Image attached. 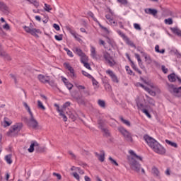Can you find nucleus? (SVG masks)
Listing matches in <instances>:
<instances>
[{"label":"nucleus","mask_w":181,"mask_h":181,"mask_svg":"<svg viewBox=\"0 0 181 181\" xmlns=\"http://www.w3.org/2000/svg\"><path fill=\"white\" fill-rule=\"evenodd\" d=\"M129 153H130L132 156L127 157V160L131 169L134 170V172H136V173H139L141 170V173L145 174V170L144 168H141V164H139V163L137 161H142V157L136 155V153H135V152L132 150H129Z\"/></svg>","instance_id":"1"},{"label":"nucleus","mask_w":181,"mask_h":181,"mask_svg":"<svg viewBox=\"0 0 181 181\" xmlns=\"http://www.w3.org/2000/svg\"><path fill=\"white\" fill-rule=\"evenodd\" d=\"M144 139L156 153H158V155H165L166 153V149L159 142L155 140V139L149 136V135L145 134Z\"/></svg>","instance_id":"2"},{"label":"nucleus","mask_w":181,"mask_h":181,"mask_svg":"<svg viewBox=\"0 0 181 181\" xmlns=\"http://www.w3.org/2000/svg\"><path fill=\"white\" fill-rule=\"evenodd\" d=\"M23 104L30 116V120L28 123V127H31L33 129H36V128L39 127V122H37V120L35 119V117H33V113L32 112V110H30V107H29L28 103H26V102H23Z\"/></svg>","instance_id":"3"},{"label":"nucleus","mask_w":181,"mask_h":181,"mask_svg":"<svg viewBox=\"0 0 181 181\" xmlns=\"http://www.w3.org/2000/svg\"><path fill=\"white\" fill-rule=\"evenodd\" d=\"M22 127H23L22 123H16L13 125L7 132L8 136H18V134H19L21 129H22Z\"/></svg>","instance_id":"4"},{"label":"nucleus","mask_w":181,"mask_h":181,"mask_svg":"<svg viewBox=\"0 0 181 181\" xmlns=\"http://www.w3.org/2000/svg\"><path fill=\"white\" fill-rule=\"evenodd\" d=\"M119 132H120V134H122V135H123L125 141H127V142H131V144H132V142H134V139L132 138V134H131V132H128V130H127L125 128H124V127H119L117 128Z\"/></svg>","instance_id":"5"},{"label":"nucleus","mask_w":181,"mask_h":181,"mask_svg":"<svg viewBox=\"0 0 181 181\" xmlns=\"http://www.w3.org/2000/svg\"><path fill=\"white\" fill-rule=\"evenodd\" d=\"M30 25L32 27H28L26 25L23 26L24 30L27 33H30V35H32V36H35V37H39V35L37 33H42L39 29L33 28V25L30 23Z\"/></svg>","instance_id":"6"},{"label":"nucleus","mask_w":181,"mask_h":181,"mask_svg":"<svg viewBox=\"0 0 181 181\" xmlns=\"http://www.w3.org/2000/svg\"><path fill=\"white\" fill-rule=\"evenodd\" d=\"M71 97L76 100V102L80 105H84V104H86V99L83 97V95H80L77 90L71 93Z\"/></svg>","instance_id":"7"},{"label":"nucleus","mask_w":181,"mask_h":181,"mask_svg":"<svg viewBox=\"0 0 181 181\" xmlns=\"http://www.w3.org/2000/svg\"><path fill=\"white\" fill-rule=\"evenodd\" d=\"M103 58L105 59V62L108 63L110 67H114L117 62L114 60V58L111 56V54L108 52H103Z\"/></svg>","instance_id":"8"},{"label":"nucleus","mask_w":181,"mask_h":181,"mask_svg":"<svg viewBox=\"0 0 181 181\" xmlns=\"http://www.w3.org/2000/svg\"><path fill=\"white\" fill-rule=\"evenodd\" d=\"M168 91L175 97H177L178 98L181 97V90L179 89V87H175L173 84L168 86Z\"/></svg>","instance_id":"9"},{"label":"nucleus","mask_w":181,"mask_h":181,"mask_svg":"<svg viewBox=\"0 0 181 181\" xmlns=\"http://www.w3.org/2000/svg\"><path fill=\"white\" fill-rule=\"evenodd\" d=\"M117 33L118 35H119V36H121V37H122V39L126 42V43L129 45V46L134 47V49H136V46L135 45V44H134V42L131 41L127 35H125V34H124V33H122L121 30H117Z\"/></svg>","instance_id":"10"},{"label":"nucleus","mask_w":181,"mask_h":181,"mask_svg":"<svg viewBox=\"0 0 181 181\" xmlns=\"http://www.w3.org/2000/svg\"><path fill=\"white\" fill-rule=\"evenodd\" d=\"M64 66L65 67V69H66L67 70H69V71L70 72V77H71L74 80L75 78H77V75L76 74V73L74 72V69H73V67H71V66L70 65V64L69 63H64Z\"/></svg>","instance_id":"11"},{"label":"nucleus","mask_w":181,"mask_h":181,"mask_svg":"<svg viewBox=\"0 0 181 181\" xmlns=\"http://www.w3.org/2000/svg\"><path fill=\"white\" fill-rule=\"evenodd\" d=\"M106 74H108V76L110 77L113 83H119V81L118 80V77L114 71H112L111 69H108L106 71Z\"/></svg>","instance_id":"12"},{"label":"nucleus","mask_w":181,"mask_h":181,"mask_svg":"<svg viewBox=\"0 0 181 181\" xmlns=\"http://www.w3.org/2000/svg\"><path fill=\"white\" fill-rule=\"evenodd\" d=\"M88 15L93 19L94 22H96V23H98V25L100 26V28H101V29H103V30H105V32H108V29L107 28L103 26V25H101L100 21H98V20H97V18L94 17V13L93 12L89 11L88 13Z\"/></svg>","instance_id":"13"},{"label":"nucleus","mask_w":181,"mask_h":181,"mask_svg":"<svg viewBox=\"0 0 181 181\" xmlns=\"http://www.w3.org/2000/svg\"><path fill=\"white\" fill-rule=\"evenodd\" d=\"M100 153L101 154H99L98 153L95 152V156H97L100 162H104V160H105V151H104L103 150H101Z\"/></svg>","instance_id":"14"},{"label":"nucleus","mask_w":181,"mask_h":181,"mask_svg":"<svg viewBox=\"0 0 181 181\" xmlns=\"http://www.w3.org/2000/svg\"><path fill=\"white\" fill-rule=\"evenodd\" d=\"M90 56L92 59H94L95 60H98V54H97V51L93 45L90 46Z\"/></svg>","instance_id":"15"},{"label":"nucleus","mask_w":181,"mask_h":181,"mask_svg":"<svg viewBox=\"0 0 181 181\" xmlns=\"http://www.w3.org/2000/svg\"><path fill=\"white\" fill-rule=\"evenodd\" d=\"M38 80H40V81L41 83H43L44 84H46V83H48V84H50V82L49 81V76H45L44 75L40 74L37 76Z\"/></svg>","instance_id":"16"},{"label":"nucleus","mask_w":181,"mask_h":181,"mask_svg":"<svg viewBox=\"0 0 181 181\" xmlns=\"http://www.w3.org/2000/svg\"><path fill=\"white\" fill-rule=\"evenodd\" d=\"M144 12L148 15H153V16H156V15H158V10L155 8H146Z\"/></svg>","instance_id":"17"},{"label":"nucleus","mask_w":181,"mask_h":181,"mask_svg":"<svg viewBox=\"0 0 181 181\" xmlns=\"http://www.w3.org/2000/svg\"><path fill=\"white\" fill-rule=\"evenodd\" d=\"M0 11L4 13H8L9 12V7L5 3L0 1Z\"/></svg>","instance_id":"18"},{"label":"nucleus","mask_w":181,"mask_h":181,"mask_svg":"<svg viewBox=\"0 0 181 181\" xmlns=\"http://www.w3.org/2000/svg\"><path fill=\"white\" fill-rule=\"evenodd\" d=\"M0 56L5 59V60H11L9 54L2 50V45L0 44Z\"/></svg>","instance_id":"19"},{"label":"nucleus","mask_w":181,"mask_h":181,"mask_svg":"<svg viewBox=\"0 0 181 181\" xmlns=\"http://www.w3.org/2000/svg\"><path fill=\"white\" fill-rule=\"evenodd\" d=\"M35 146H39V143H37V141H31V144L30 146V148H28V152H30V153H32V152H34Z\"/></svg>","instance_id":"20"},{"label":"nucleus","mask_w":181,"mask_h":181,"mask_svg":"<svg viewBox=\"0 0 181 181\" xmlns=\"http://www.w3.org/2000/svg\"><path fill=\"white\" fill-rule=\"evenodd\" d=\"M171 32L174 34L178 36V37H181V30L178 28H170Z\"/></svg>","instance_id":"21"},{"label":"nucleus","mask_w":181,"mask_h":181,"mask_svg":"<svg viewBox=\"0 0 181 181\" xmlns=\"http://www.w3.org/2000/svg\"><path fill=\"white\" fill-rule=\"evenodd\" d=\"M106 42L111 46V47H117V44L115 43V41H114L112 39H110L108 37H107Z\"/></svg>","instance_id":"22"},{"label":"nucleus","mask_w":181,"mask_h":181,"mask_svg":"<svg viewBox=\"0 0 181 181\" xmlns=\"http://www.w3.org/2000/svg\"><path fill=\"white\" fill-rule=\"evenodd\" d=\"M4 159L6 162V163H8V165H12V154H8V155H6L5 157H4Z\"/></svg>","instance_id":"23"},{"label":"nucleus","mask_w":181,"mask_h":181,"mask_svg":"<svg viewBox=\"0 0 181 181\" xmlns=\"http://www.w3.org/2000/svg\"><path fill=\"white\" fill-rule=\"evenodd\" d=\"M168 78L171 83H175L176 81V74L175 73L170 74L168 76Z\"/></svg>","instance_id":"24"},{"label":"nucleus","mask_w":181,"mask_h":181,"mask_svg":"<svg viewBox=\"0 0 181 181\" xmlns=\"http://www.w3.org/2000/svg\"><path fill=\"white\" fill-rule=\"evenodd\" d=\"M119 119H120V121H122V122L123 124H124L127 127H130L131 126V122H129V121L124 119V117L122 116L119 117Z\"/></svg>","instance_id":"25"},{"label":"nucleus","mask_w":181,"mask_h":181,"mask_svg":"<svg viewBox=\"0 0 181 181\" xmlns=\"http://www.w3.org/2000/svg\"><path fill=\"white\" fill-rule=\"evenodd\" d=\"M165 143H167L168 145H170V146H173V148H177V144L175 143L173 141H171L170 140L166 139Z\"/></svg>","instance_id":"26"},{"label":"nucleus","mask_w":181,"mask_h":181,"mask_svg":"<svg viewBox=\"0 0 181 181\" xmlns=\"http://www.w3.org/2000/svg\"><path fill=\"white\" fill-rule=\"evenodd\" d=\"M101 131L104 132L105 136H106L107 138L111 136V133H110V130H108V129L103 128L101 129Z\"/></svg>","instance_id":"27"},{"label":"nucleus","mask_w":181,"mask_h":181,"mask_svg":"<svg viewBox=\"0 0 181 181\" xmlns=\"http://www.w3.org/2000/svg\"><path fill=\"white\" fill-rule=\"evenodd\" d=\"M80 57H81V62L82 64L86 63V62H88V57L86 55V53L81 55Z\"/></svg>","instance_id":"28"},{"label":"nucleus","mask_w":181,"mask_h":181,"mask_svg":"<svg viewBox=\"0 0 181 181\" xmlns=\"http://www.w3.org/2000/svg\"><path fill=\"white\" fill-rule=\"evenodd\" d=\"M75 52L76 53L77 55L79 56V57H81L84 54V52H83V50L78 47L75 48Z\"/></svg>","instance_id":"29"},{"label":"nucleus","mask_w":181,"mask_h":181,"mask_svg":"<svg viewBox=\"0 0 181 181\" xmlns=\"http://www.w3.org/2000/svg\"><path fill=\"white\" fill-rule=\"evenodd\" d=\"M131 66L132 67V69H134L135 70V71H136L137 73H139V74H142V71H141V70H139L136 66L135 65V64L134 63V62H132Z\"/></svg>","instance_id":"30"},{"label":"nucleus","mask_w":181,"mask_h":181,"mask_svg":"<svg viewBox=\"0 0 181 181\" xmlns=\"http://www.w3.org/2000/svg\"><path fill=\"white\" fill-rule=\"evenodd\" d=\"M98 104L99 107H101V108H105V101H104L101 99H99L98 100Z\"/></svg>","instance_id":"31"},{"label":"nucleus","mask_w":181,"mask_h":181,"mask_svg":"<svg viewBox=\"0 0 181 181\" xmlns=\"http://www.w3.org/2000/svg\"><path fill=\"white\" fill-rule=\"evenodd\" d=\"M37 107L38 108H40V110H42L43 111L46 110V107H45V105H43V103L40 100H37Z\"/></svg>","instance_id":"32"},{"label":"nucleus","mask_w":181,"mask_h":181,"mask_svg":"<svg viewBox=\"0 0 181 181\" xmlns=\"http://www.w3.org/2000/svg\"><path fill=\"white\" fill-rule=\"evenodd\" d=\"M98 124L99 125L98 128L100 129H104V120H102V119L98 120Z\"/></svg>","instance_id":"33"},{"label":"nucleus","mask_w":181,"mask_h":181,"mask_svg":"<svg viewBox=\"0 0 181 181\" xmlns=\"http://www.w3.org/2000/svg\"><path fill=\"white\" fill-rule=\"evenodd\" d=\"M64 50H65V52H66V53H67L68 56H69V57H74V55L73 54V52L70 49H69V48L64 47Z\"/></svg>","instance_id":"34"},{"label":"nucleus","mask_w":181,"mask_h":181,"mask_svg":"<svg viewBox=\"0 0 181 181\" xmlns=\"http://www.w3.org/2000/svg\"><path fill=\"white\" fill-rule=\"evenodd\" d=\"M164 22H165V25H173V20L170 18L165 19Z\"/></svg>","instance_id":"35"},{"label":"nucleus","mask_w":181,"mask_h":181,"mask_svg":"<svg viewBox=\"0 0 181 181\" xmlns=\"http://www.w3.org/2000/svg\"><path fill=\"white\" fill-rule=\"evenodd\" d=\"M30 4H33L35 8H37L39 6V2L36 0H27Z\"/></svg>","instance_id":"36"},{"label":"nucleus","mask_w":181,"mask_h":181,"mask_svg":"<svg viewBox=\"0 0 181 181\" xmlns=\"http://www.w3.org/2000/svg\"><path fill=\"white\" fill-rule=\"evenodd\" d=\"M109 160L111 162L112 165H115V166H119L117 160H114V158H112V157L110 156Z\"/></svg>","instance_id":"37"},{"label":"nucleus","mask_w":181,"mask_h":181,"mask_svg":"<svg viewBox=\"0 0 181 181\" xmlns=\"http://www.w3.org/2000/svg\"><path fill=\"white\" fill-rule=\"evenodd\" d=\"M141 111H142V112H144V114H145L146 115V117H148V118H152V116L151 115V114L149 113V111H148V110L142 109Z\"/></svg>","instance_id":"38"},{"label":"nucleus","mask_w":181,"mask_h":181,"mask_svg":"<svg viewBox=\"0 0 181 181\" xmlns=\"http://www.w3.org/2000/svg\"><path fill=\"white\" fill-rule=\"evenodd\" d=\"M152 172H153V175H155L156 176H159V170H158V168H156V167H153L152 168Z\"/></svg>","instance_id":"39"},{"label":"nucleus","mask_w":181,"mask_h":181,"mask_svg":"<svg viewBox=\"0 0 181 181\" xmlns=\"http://www.w3.org/2000/svg\"><path fill=\"white\" fill-rule=\"evenodd\" d=\"M82 74L85 76V77H88V78H93V76H91L90 74H88L86 71H82Z\"/></svg>","instance_id":"40"},{"label":"nucleus","mask_w":181,"mask_h":181,"mask_svg":"<svg viewBox=\"0 0 181 181\" xmlns=\"http://www.w3.org/2000/svg\"><path fill=\"white\" fill-rule=\"evenodd\" d=\"M45 11H46L47 12H50V11H52V8L50 7V5L47 4H45V8H44Z\"/></svg>","instance_id":"41"},{"label":"nucleus","mask_w":181,"mask_h":181,"mask_svg":"<svg viewBox=\"0 0 181 181\" xmlns=\"http://www.w3.org/2000/svg\"><path fill=\"white\" fill-rule=\"evenodd\" d=\"M68 115L69 117V118H71V119H72V121H76V115H74V114H73V112H69V113H68Z\"/></svg>","instance_id":"42"},{"label":"nucleus","mask_w":181,"mask_h":181,"mask_svg":"<svg viewBox=\"0 0 181 181\" xmlns=\"http://www.w3.org/2000/svg\"><path fill=\"white\" fill-rule=\"evenodd\" d=\"M135 57L137 59L139 64L141 65V64L142 63V59H141V56H139V54H135Z\"/></svg>","instance_id":"43"},{"label":"nucleus","mask_w":181,"mask_h":181,"mask_svg":"<svg viewBox=\"0 0 181 181\" xmlns=\"http://www.w3.org/2000/svg\"><path fill=\"white\" fill-rule=\"evenodd\" d=\"M146 97L148 98L149 104H151V105H155V101L152 98L148 97V95H146Z\"/></svg>","instance_id":"44"},{"label":"nucleus","mask_w":181,"mask_h":181,"mask_svg":"<svg viewBox=\"0 0 181 181\" xmlns=\"http://www.w3.org/2000/svg\"><path fill=\"white\" fill-rule=\"evenodd\" d=\"M54 106H55V107H57V111L59 114H61V113L63 112V110H62V109H60V106H59L58 104L55 103V104L54 105Z\"/></svg>","instance_id":"45"},{"label":"nucleus","mask_w":181,"mask_h":181,"mask_svg":"<svg viewBox=\"0 0 181 181\" xmlns=\"http://www.w3.org/2000/svg\"><path fill=\"white\" fill-rule=\"evenodd\" d=\"M60 117L63 118V120L64 122H67V116L64 114V112H62L61 114H59Z\"/></svg>","instance_id":"46"},{"label":"nucleus","mask_w":181,"mask_h":181,"mask_svg":"<svg viewBox=\"0 0 181 181\" xmlns=\"http://www.w3.org/2000/svg\"><path fill=\"white\" fill-rule=\"evenodd\" d=\"M83 64L84 67L86 69H88V70H91V66H90V64H88L87 62L82 63Z\"/></svg>","instance_id":"47"},{"label":"nucleus","mask_w":181,"mask_h":181,"mask_svg":"<svg viewBox=\"0 0 181 181\" xmlns=\"http://www.w3.org/2000/svg\"><path fill=\"white\" fill-rule=\"evenodd\" d=\"M65 86L68 88V90H71V88H73V87H74L72 83L70 82L66 83Z\"/></svg>","instance_id":"48"},{"label":"nucleus","mask_w":181,"mask_h":181,"mask_svg":"<svg viewBox=\"0 0 181 181\" xmlns=\"http://www.w3.org/2000/svg\"><path fill=\"white\" fill-rule=\"evenodd\" d=\"M54 37L56 40H58V42L63 40V35H55Z\"/></svg>","instance_id":"49"},{"label":"nucleus","mask_w":181,"mask_h":181,"mask_svg":"<svg viewBox=\"0 0 181 181\" xmlns=\"http://www.w3.org/2000/svg\"><path fill=\"white\" fill-rule=\"evenodd\" d=\"M161 70L164 74H166V73H168V68H166V66H165V65L161 66Z\"/></svg>","instance_id":"50"},{"label":"nucleus","mask_w":181,"mask_h":181,"mask_svg":"<svg viewBox=\"0 0 181 181\" xmlns=\"http://www.w3.org/2000/svg\"><path fill=\"white\" fill-rule=\"evenodd\" d=\"M117 2H119V4H122V5L128 4V0H117Z\"/></svg>","instance_id":"51"},{"label":"nucleus","mask_w":181,"mask_h":181,"mask_svg":"<svg viewBox=\"0 0 181 181\" xmlns=\"http://www.w3.org/2000/svg\"><path fill=\"white\" fill-rule=\"evenodd\" d=\"M67 30H69L70 32V33L72 35V36H76V31L71 30V28H70V27H67L66 28Z\"/></svg>","instance_id":"52"},{"label":"nucleus","mask_w":181,"mask_h":181,"mask_svg":"<svg viewBox=\"0 0 181 181\" xmlns=\"http://www.w3.org/2000/svg\"><path fill=\"white\" fill-rule=\"evenodd\" d=\"M134 29H136V30H141V25L138 23H134Z\"/></svg>","instance_id":"53"},{"label":"nucleus","mask_w":181,"mask_h":181,"mask_svg":"<svg viewBox=\"0 0 181 181\" xmlns=\"http://www.w3.org/2000/svg\"><path fill=\"white\" fill-rule=\"evenodd\" d=\"M4 122L6 124V127H9L12 124V122L8 121V117H4Z\"/></svg>","instance_id":"54"},{"label":"nucleus","mask_w":181,"mask_h":181,"mask_svg":"<svg viewBox=\"0 0 181 181\" xmlns=\"http://www.w3.org/2000/svg\"><path fill=\"white\" fill-rule=\"evenodd\" d=\"M73 176L74 177H75V179H76V180H80V175H78V173H74Z\"/></svg>","instance_id":"55"},{"label":"nucleus","mask_w":181,"mask_h":181,"mask_svg":"<svg viewBox=\"0 0 181 181\" xmlns=\"http://www.w3.org/2000/svg\"><path fill=\"white\" fill-rule=\"evenodd\" d=\"M53 176H56L57 177L58 180H62V175H60L59 173H54Z\"/></svg>","instance_id":"56"},{"label":"nucleus","mask_w":181,"mask_h":181,"mask_svg":"<svg viewBox=\"0 0 181 181\" xmlns=\"http://www.w3.org/2000/svg\"><path fill=\"white\" fill-rule=\"evenodd\" d=\"M174 54H175V56L179 59L181 57V54L180 52H179V51L177 49H176L174 52Z\"/></svg>","instance_id":"57"},{"label":"nucleus","mask_w":181,"mask_h":181,"mask_svg":"<svg viewBox=\"0 0 181 181\" xmlns=\"http://www.w3.org/2000/svg\"><path fill=\"white\" fill-rule=\"evenodd\" d=\"M92 79V83L93 84V86H97V84H98V81H97V80H95V78H94V77L92 76V78H90Z\"/></svg>","instance_id":"58"},{"label":"nucleus","mask_w":181,"mask_h":181,"mask_svg":"<svg viewBox=\"0 0 181 181\" xmlns=\"http://www.w3.org/2000/svg\"><path fill=\"white\" fill-rule=\"evenodd\" d=\"M53 28L55 29V30H60V26L58 24L54 23Z\"/></svg>","instance_id":"59"},{"label":"nucleus","mask_w":181,"mask_h":181,"mask_svg":"<svg viewBox=\"0 0 181 181\" xmlns=\"http://www.w3.org/2000/svg\"><path fill=\"white\" fill-rule=\"evenodd\" d=\"M3 28H4L6 30H9V29H11V27L9 26V24L6 23L3 25Z\"/></svg>","instance_id":"60"},{"label":"nucleus","mask_w":181,"mask_h":181,"mask_svg":"<svg viewBox=\"0 0 181 181\" xmlns=\"http://www.w3.org/2000/svg\"><path fill=\"white\" fill-rule=\"evenodd\" d=\"M71 103L70 102H66L64 105H63V108H67V107H70V105Z\"/></svg>","instance_id":"61"},{"label":"nucleus","mask_w":181,"mask_h":181,"mask_svg":"<svg viewBox=\"0 0 181 181\" xmlns=\"http://www.w3.org/2000/svg\"><path fill=\"white\" fill-rule=\"evenodd\" d=\"M105 18H106V19H107V21H109V22H112V19L111 18V15L106 14Z\"/></svg>","instance_id":"62"},{"label":"nucleus","mask_w":181,"mask_h":181,"mask_svg":"<svg viewBox=\"0 0 181 181\" xmlns=\"http://www.w3.org/2000/svg\"><path fill=\"white\" fill-rule=\"evenodd\" d=\"M76 87L78 90H86V87L82 85H76Z\"/></svg>","instance_id":"63"},{"label":"nucleus","mask_w":181,"mask_h":181,"mask_svg":"<svg viewBox=\"0 0 181 181\" xmlns=\"http://www.w3.org/2000/svg\"><path fill=\"white\" fill-rule=\"evenodd\" d=\"M68 153L71 156L72 159H76V156L71 151H69Z\"/></svg>","instance_id":"64"}]
</instances>
